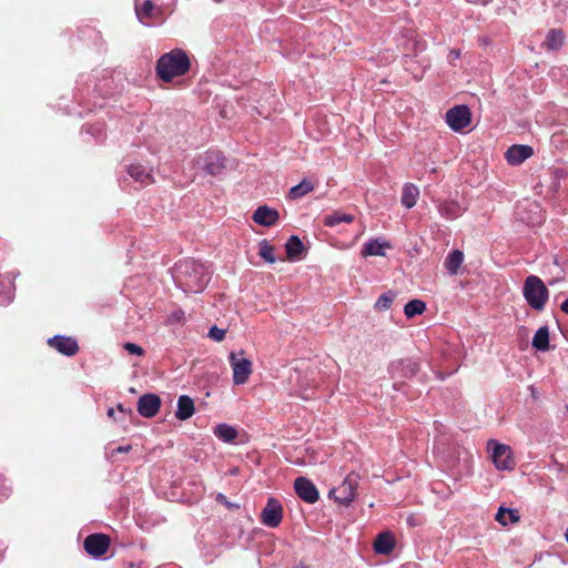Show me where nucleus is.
<instances>
[{
    "label": "nucleus",
    "instance_id": "f257e3e1",
    "mask_svg": "<svg viewBox=\"0 0 568 568\" xmlns=\"http://www.w3.org/2000/svg\"><path fill=\"white\" fill-rule=\"evenodd\" d=\"M174 278L183 291L199 293L209 283L210 275L202 263L195 260H186L176 264Z\"/></svg>",
    "mask_w": 568,
    "mask_h": 568
},
{
    "label": "nucleus",
    "instance_id": "f03ea898",
    "mask_svg": "<svg viewBox=\"0 0 568 568\" xmlns=\"http://www.w3.org/2000/svg\"><path fill=\"white\" fill-rule=\"evenodd\" d=\"M190 70V59L185 51L174 49L163 54L156 62V74L165 82L184 75Z\"/></svg>",
    "mask_w": 568,
    "mask_h": 568
},
{
    "label": "nucleus",
    "instance_id": "7ed1b4c3",
    "mask_svg": "<svg viewBox=\"0 0 568 568\" xmlns=\"http://www.w3.org/2000/svg\"><path fill=\"white\" fill-rule=\"evenodd\" d=\"M524 296L534 310L541 311L548 300V288L538 276L529 275L524 283Z\"/></svg>",
    "mask_w": 568,
    "mask_h": 568
},
{
    "label": "nucleus",
    "instance_id": "20e7f679",
    "mask_svg": "<svg viewBox=\"0 0 568 568\" xmlns=\"http://www.w3.org/2000/svg\"><path fill=\"white\" fill-rule=\"evenodd\" d=\"M359 476L351 473L344 481L329 491V496H334L335 500L345 506L349 505L355 498V490L358 486Z\"/></svg>",
    "mask_w": 568,
    "mask_h": 568
},
{
    "label": "nucleus",
    "instance_id": "39448f33",
    "mask_svg": "<svg viewBox=\"0 0 568 568\" xmlns=\"http://www.w3.org/2000/svg\"><path fill=\"white\" fill-rule=\"evenodd\" d=\"M243 352L239 354L232 352L229 356L230 364L233 371V382L236 385H241L247 382L252 374V362L245 357H242Z\"/></svg>",
    "mask_w": 568,
    "mask_h": 568
},
{
    "label": "nucleus",
    "instance_id": "423d86ee",
    "mask_svg": "<svg viewBox=\"0 0 568 568\" xmlns=\"http://www.w3.org/2000/svg\"><path fill=\"white\" fill-rule=\"evenodd\" d=\"M195 165L213 176L220 175L226 166L224 156L217 151H210L200 155L195 160Z\"/></svg>",
    "mask_w": 568,
    "mask_h": 568
},
{
    "label": "nucleus",
    "instance_id": "0eeeda50",
    "mask_svg": "<svg viewBox=\"0 0 568 568\" xmlns=\"http://www.w3.org/2000/svg\"><path fill=\"white\" fill-rule=\"evenodd\" d=\"M471 113L467 105H456L446 113V122L454 131H462L470 124Z\"/></svg>",
    "mask_w": 568,
    "mask_h": 568
},
{
    "label": "nucleus",
    "instance_id": "6e6552de",
    "mask_svg": "<svg viewBox=\"0 0 568 568\" xmlns=\"http://www.w3.org/2000/svg\"><path fill=\"white\" fill-rule=\"evenodd\" d=\"M488 448L493 452V462L498 469L509 470L514 467L515 462L509 446L490 440L488 442Z\"/></svg>",
    "mask_w": 568,
    "mask_h": 568
},
{
    "label": "nucleus",
    "instance_id": "1a4fd4ad",
    "mask_svg": "<svg viewBox=\"0 0 568 568\" xmlns=\"http://www.w3.org/2000/svg\"><path fill=\"white\" fill-rule=\"evenodd\" d=\"M85 551L93 556L100 557L106 552L110 546V539L102 534H92L84 539Z\"/></svg>",
    "mask_w": 568,
    "mask_h": 568
},
{
    "label": "nucleus",
    "instance_id": "9d476101",
    "mask_svg": "<svg viewBox=\"0 0 568 568\" xmlns=\"http://www.w3.org/2000/svg\"><path fill=\"white\" fill-rule=\"evenodd\" d=\"M418 363L408 358L395 361L389 365V374L392 378H408L414 376L418 372Z\"/></svg>",
    "mask_w": 568,
    "mask_h": 568
},
{
    "label": "nucleus",
    "instance_id": "9b49d317",
    "mask_svg": "<svg viewBox=\"0 0 568 568\" xmlns=\"http://www.w3.org/2000/svg\"><path fill=\"white\" fill-rule=\"evenodd\" d=\"M297 496L306 503L313 504L317 501L320 495L315 485L305 477H298L294 483Z\"/></svg>",
    "mask_w": 568,
    "mask_h": 568
},
{
    "label": "nucleus",
    "instance_id": "f8f14e48",
    "mask_svg": "<svg viewBox=\"0 0 568 568\" xmlns=\"http://www.w3.org/2000/svg\"><path fill=\"white\" fill-rule=\"evenodd\" d=\"M161 406V399L155 394H146L138 400V412L145 418H151L156 415Z\"/></svg>",
    "mask_w": 568,
    "mask_h": 568
},
{
    "label": "nucleus",
    "instance_id": "ddd939ff",
    "mask_svg": "<svg viewBox=\"0 0 568 568\" xmlns=\"http://www.w3.org/2000/svg\"><path fill=\"white\" fill-rule=\"evenodd\" d=\"M282 506L274 498H270L262 511V523L267 527H277L282 520Z\"/></svg>",
    "mask_w": 568,
    "mask_h": 568
},
{
    "label": "nucleus",
    "instance_id": "4468645a",
    "mask_svg": "<svg viewBox=\"0 0 568 568\" xmlns=\"http://www.w3.org/2000/svg\"><path fill=\"white\" fill-rule=\"evenodd\" d=\"M48 344L67 356H72L79 351L78 343L71 337L54 336L48 341Z\"/></svg>",
    "mask_w": 568,
    "mask_h": 568
},
{
    "label": "nucleus",
    "instance_id": "2eb2a0df",
    "mask_svg": "<svg viewBox=\"0 0 568 568\" xmlns=\"http://www.w3.org/2000/svg\"><path fill=\"white\" fill-rule=\"evenodd\" d=\"M532 155V149L528 145H513L506 153V160L511 165H518Z\"/></svg>",
    "mask_w": 568,
    "mask_h": 568
},
{
    "label": "nucleus",
    "instance_id": "dca6fc26",
    "mask_svg": "<svg viewBox=\"0 0 568 568\" xmlns=\"http://www.w3.org/2000/svg\"><path fill=\"white\" fill-rule=\"evenodd\" d=\"M278 217V212L266 205L258 206L253 214L254 222L263 226L274 225Z\"/></svg>",
    "mask_w": 568,
    "mask_h": 568
},
{
    "label": "nucleus",
    "instance_id": "f3484780",
    "mask_svg": "<svg viewBox=\"0 0 568 568\" xmlns=\"http://www.w3.org/2000/svg\"><path fill=\"white\" fill-rule=\"evenodd\" d=\"M194 414L193 399L186 395H182L178 399V409L175 417L180 420L189 419Z\"/></svg>",
    "mask_w": 568,
    "mask_h": 568
},
{
    "label": "nucleus",
    "instance_id": "a211bd4d",
    "mask_svg": "<svg viewBox=\"0 0 568 568\" xmlns=\"http://www.w3.org/2000/svg\"><path fill=\"white\" fill-rule=\"evenodd\" d=\"M395 546L394 537L389 532H382L374 542V549L377 554L388 555Z\"/></svg>",
    "mask_w": 568,
    "mask_h": 568
},
{
    "label": "nucleus",
    "instance_id": "6ab92c4d",
    "mask_svg": "<svg viewBox=\"0 0 568 568\" xmlns=\"http://www.w3.org/2000/svg\"><path fill=\"white\" fill-rule=\"evenodd\" d=\"M564 41V32L558 29H551L548 31L546 40L544 41L542 45L546 47L548 50L557 51L562 47Z\"/></svg>",
    "mask_w": 568,
    "mask_h": 568
},
{
    "label": "nucleus",
    "instance_id": "aec40b11",
    "mask_svg": "<svg viewBox=\"0 0 568 568\" xmlns=\"http://www.w3.org/2000/svg\"><path fill=\"white\" fill-rule=\"evenodd\" d=\"M464 262V254L460 250H454L448 254L445 260V267L452 275L459 273L460 266Z\"/></svg>",
    "mask_w": 568,
    "mask_h": 568
},
{
    "label": "nucleus",
    "instance_id": "412c9836",
    "mask_svg": "<svg viewBox=\"0 0 568 568\" xmlns=\"http://www.w3.org/2000/svg\"><path fill=\"white\" fill-rule=\"evenodd\" d=\"M389 247L387 242H379L378 240H372L364 244L362 254L364 256H384L385 248Z\"/></svg>",
    "mask_w": 568,
    "mask_h": 568
},
{
    "label": "nucleus",
    "instance_id": "4be33fe9",
    "mask_svg": "<svg viewBox=\"0 0 568 568\" xmlns=\"http://www.w3.org/2000/svg\"><path fill=\"white\" fill-rule=\"evenodd\" d=\"M531 345L534 348L540 352L549 349V329L547 326L538 328L535 336L532 337Z\"/></svg>",
    "mask_w": 568,
    "mask_h": 568
},
{
    "label": "nucleus",
    "instance_id": "5701e85b",
    "mask_svg": "<svg viewBox=\"0 0 568 568\" xmlns=\"http://www.w3.org/2000/svg\"><path fill=\"white\" fill-rule=\"evenodd\" d=\"M418 195L419 191L414 184H405L402 192V204L407 209L413 207L416 204Z\"/></svg>",
    "mask_w": 568,
    "mask_h": 568
},
{
    "label": "nucleus",
    "instance_id": "b1692460",
    "mask_svg": "<svg viewBox=\"0 0 568 568\" xmlns=\"http://www.w3.org/2000/svg\"><path fill=\"white\" fill-rule=\"evenodd\" d=\"M354 221V216L351 214H346L339 211H335L332 214L325 215L323 223L326 226L333 227L339 223H352Z\"/></svg>",
    "mask_w": 568,
    "mask_h": 568
},
{
    "label": "nucleus",
    "instance_id": "393cba45",
    "mask_svg": "<svg viewBox=\"0 0 568 568\" xmlns=\"http://www.w3.org/2000/svg\"><path fill=\"white\" fill-rule=\"evenodd\" d=\"M129 174L136 182H140L142 184H146L153 181L150 172L141 164L131 165L129 168Z\"/></svg>",
    "mask_w": 568,
    "mask_h": 568
},
{
    "label": "nucleus",
    "instance_id": "a878e982",
    "mask_svg": "<svg viewBox=\"0 0 568 568\" xmlns=\"http://www.w3.org/2000/svg\"><path fill=\"white\" fill-rule=\"evenodd\" d=\"M214 434L223 442L232 443L237 436V430L226 424H220L214 428Z\"/></svg>",
    "mask_w": 568,
    "mask_h": 568
},
{
    "label": "nucleus",
    "instance_id": "bb28decb",
    "mask_svg": "<svg viewBox=\"0 0 568 568\" xmlns=\"http://www.w3.org/2000/svg\"><path fill=\"white\" fill-rule=\"evenodd\" d=\"M303 250H304V245H303L302 241L297 236L292 235L286 243L287 256L290 258L300 257Z\"/></svg>",
    "mask_w": 568,
    "mask_h": 568
},
{
    "label": "nucleus",
    "instance_id": "cd10ccee",
    "mask_svg": "<svg viewBox=\"0 0 568 568\" xmlns=\"http://www.w3.org/2000/svg\"><path fill=\"white\" fill-rule=\"evenodd\" d=\"M313 189L314 186L311 181L303 180L300 184L290 190L288 196L292 200H297L313 191Z\"/></svg>",
    "mask_w": 568,
    "mask_h": 568
},
{
    "label": "nucleus",
    "instance_id": "c85d7f7f",
    "mask_svg": "<svg viewBox=\"0 0 568 568\" xmlns=\"http://www.w3.org/2000/svg\"><path fill=\"white\" fill-rule=\"evenodd\" d=\"M495 519L503 526L508 525V523H517L519 520V516L516 510L506 509L500 507L497 511Z\"/></svg>",
    "mask_w": 568,
    "mask_h": 568
},
{
    "label": "nucleus",
    "instance_id": "c756f323",
    "mask_svg": "<svg viewBox=\"0 0 568 568\" xmlns=\"http://www.w3.org/2000/svg\"><path fill=\"white\" fill-rule=\"evenodd\" d=\"M425 310L426 304L423 301L412 300L405 305L404 313L408 318H412L415 315L422 314Z\"/></svg>",
    "mask_w": 568,
    "mask_h": 568
},
{
    "label": "nucleus",
    "instance_id": "7c9ffc66",
    "mask_svg": "<svg viewBox=\"0 0 568 568\" xmlns=\"http://www.w3.org/2000/svg\"><path fill=\"white\" fill-rule=\"evenodd\" d=\"M396 294L394 292H387L378 297L375 303L377 311H386L390 307Z\"/></svg>",
    "mask_w": 568,
    "mask_h": 568
},
{
    "label": "nucleus",
    "instance_id": "2f4dec72",
    "mask_svg": "<svg viewBox=\"0 0 568 568\" xmlns=\"http://www.w3.org/2000/svg\"><path fill=\"white\" fill-rule=\"evenodd\" d=\"M154 4L150 0H145L140 7L135 8L138 18L143 21L144 18L153 16Z\"/></svg>",
    "mask_w": 568,
    "mask_h": 568
},
{
    "label": "nucleus",
    "instance_id": "473e14b6",
    "mask_svg": "<svg viewBox=\"0 0 568 568\" xmlns=\"http://www.w3.org/2000/svg\"><path fill=\"white\" fill-rule=\"evenodd\" d=\"M273 251H274L273 246H271L266 241L261 242L258 254L262 258H264L268 263L275 262Z\"/></svg>",
    "mask_w": 568,
    "mask_h": 568
},
{
    "label": "nucleus",
    "instance_id": "72a5a7b5",
    "mask_svg": "<svg viewBox=\"0 0 568 568\" xmlns=\"http://www.w3.org/2000/svg\"><path fill=\"white\" fill-rule=\"evenodd\" d=\"M209 337L216 342H222L225 337V329L212 326L209 332Z\"/></svg>",
    "mask_w": 568,
    "mask_h": 568
},
{
    "label": "nucleus",
    "instance_id": "f704fd0d",
    "mask_svg": "<svg viewBox=\"0 0 568 568\" xmlns=\"http://www.w3.org/2000/svg\"><path fill=\"white\" fill-rule=\"evenodd\" d=\"M124 348H125L130 354H134V355H142V354H143V349H142V347H140L139 345L133 344V343H126V344L124 345Z\"/></svg>",
    "mask_w": 568,
    "mask_h": 568
},
{
    "label": "nucleus",
    "instance_id": "c9c22d12",
    "mask_svg": "<svg viewBox=\"0 0 568 568\" xmlns=\"http://www.w3.org/2000/svg\"><path fill=\"white\" fill-rule=\"evenodd\" d=\"M217 501L224 504L229 509H233V508H239L240 506L239 505H235V504H232L230 503L226 497L222 494H219L217 495V498H216Z\"/></svg>",
    "mask_w": 568,
    "mask_h": 568
},
{
    "label": "nucleus",
    "instance_id": "e433bc0d",
    "mask_svg": "<svg viewBox=\"0 0 568 568\" xmlns=\"http://www.w3.org/2000/svg\"><path fill=\"white\" fill-rule=\"evenodd\" d=\"M130 449H131V446L128 445V446H120L115 450L119 453H128V452H130Z\"/></svg>",
    "mask_w": 568,
    "mask_h": 568
},
{
    "label": "nucleus",
    "instance_id": "4c0bfd02",
    "mask_svg": "<svg viewBox=\"0 0 568 568\" xmlns=\"http://www.w3.org/2000/svg\"><path fill=\"white\" fill-rule=\"evenodd\" d=\"M449 58H450L452 61L455 60V59H458L459 58V51H457V50L450 51Z\"/></svg>",
    "mask_w": 568,
    "mask_h": 568
},
{
    "label": "nucleus",
    "instance_id": "58836bf2",
    "mask_svg": "<svg viewBox=\"0 0 568 568\" xmlns=\"http://www.w3.org/2000/svg\"><path fill=\"white\" fill-rule=\"evenodd\" d=\"M561 311L568 314V298L561 304Z\"/></svg>",
    "mask_w": 568,
    "mask_h": 568
},
{
    "label": "nucleus",
    "instance_id": "ea45409f",
    "mask_svg": "<svg viewBox=\"0 0 568 568\" xmlns=\"http://www.w3.org/2000/svg\"><path fill=\"white\" fill-rule=\"evenodd\" d=\"M113 415H114V409L113 408H109L108 409V416L109 417H113Z\"/></svg>",
    "mask_w": 568,
    "mask_h": 568
},
{
    "label": "nucleus",
    "instance_id": "a19ab883",
    "mask_svg": "<svg viewBox=\"0 0 568 568\" xmlns=\"http://www.w3.org/2000/svg\"><path fill=\"white\" fill-rule=\"evenodd\" d=\"M118 409H119L120 412H124V410H125V409H124V407H123V405H121V404H119V405H118Z\"/></svg>",
    "mask_w": 568,
    "mask_h": 568
},
{
    "label": "nucleus",
    "instance_id": "79ce46f5",
    "mask_svg": "<svg viewBox=\"0 0 568 568\" xmlns=\"http://www.w3.org/2000/svg\"><path fill=\"white\" fill-rule=\"evenodd\" d=\"M296 568H310V567L304 566V565H302V564H301V565H298Z\"/></svg>",
    "mask_w": 568,
    "mask_h": 568
},
{
    "label": "nucleus",
    "instance_id": "37998d69",
    "mask_svg": "<svg viewBox=\"0 0 568 568\" xmlns=\"http://www.w3.org/2000/svg\"><path fill=\"white\" fill-rule=\"evenodd\" d=\"M408 523H409L410 525H413V523H414V519H412V518H408Z\"/></svg>",
    "mask_w": 568,
    "mask_h": 568
},
{
    "label": "nucleus",
    "instance_id": "c03bdc74",
    "mask_svg": "<svg viewBox=\"0 0 568 568\" xmlns=\"http://www.w3.org/2000/svg\"><path fill=\"white\" fill-rule=\"evenodd\" d=\"M408 523H409L410 525H413V523H414V519H412V518H408Z\"/></svg>",
    "mask_w": 568,
    "mask_h": 568
}]
</instances>
